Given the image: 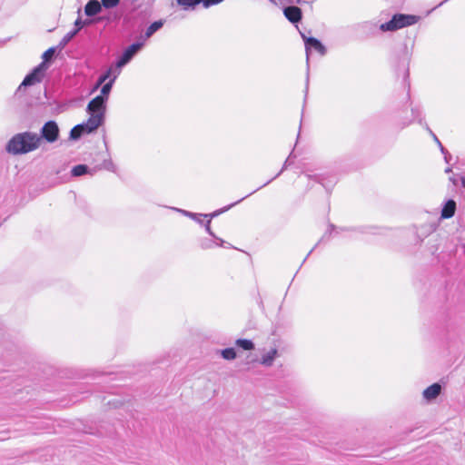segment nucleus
I'll return each instance as SVG.
<instances>
[{
    "mask_svg": "<svg viewBox=\"0 0 465 465\" xmlns=\"http://www.w3.org/2000/svg\"><path fill=\"white\" fill-rule=\"evenodd\" d=\"M98 170H101V167L90 168L85 163H79L72 168L71 175L73 177H80L85 174L94 175Z\"/></svg>",
    "mask_w": 465,
    "mask_h": 465,
    "instance_id": "14",
    "label": "nucleus"
},
{
    "mask_svg": "<svg viewBox=\"0 0 465 465\" xmlns=\"http://www.w3.org/2000/svg\"><path fill=\"white\" fill-rule=\"evenodd\" d=\"M123 67H117V61L115 60L104 72H103L97 78L96 83L92 90V92L98 89L101 84H103L106 80H110L112 77L115 76V80L118 75L121 74Z\"/></svg>",
    "mask_w": 465,
    "mask_h": 465,
    "instance_id": "9",
    "label": "nucleus"
},
{
    "mask_svg": "<svg viewBox=\"0 0 465 465\" xmlns=\"http://www.w3.org/2000/svg\"><path fill=\"white\" fill-rule=\"evenodd\" d=\"M166 20L163 18H161L159 20L153 21L145 29L144 33L142 34L139 38L143 40L144 43L148 39H150L154 34H156L158 31H160L163 25H165Z\"/></svg>",
    "mask_w": 465,
    "mask_h": 465,
    "instance_id": "10",
    "label": "nucleus"
},
{
    "mask_svg": "<svg viewBox=\"0 0 465 465\" xmlns=\"http://www.w3.org/2000/svg\"><path fill=\"white\" fill-rule=\"evenodd\" d=\"M441 392V386L439 383H433L432 385L427 387L423 392L422 396L427 401H431L435 400Z\"/></svg>",
    "mask_w": 465,
    "mask_h": 465,
    "instance_id": "17",
    "label": "nucleus"
},
{
    "mask_svg": "<svg viewBox=\"0 0 465 465\" xmlns=\"http://www.w3.org/2000/svg\"><path fill=\"white\" fill-rule=\"evenodd\" d=\"M81 8H79L77 10V15H78V17L76 18V20L74 21V28L72 29V31H74L76 35L79 34V32L84 28V27H86L88 26V24H89V20H84V19H82V16H81Z\"/></svg>",
    "mask_w": 465,
    "mask_h": 465,
    "instance_id": "21",
    "label": "nucleus"
},
{
    "mask_svg": "<svg viewBox=\"0 0 465 465\" xmlns=\"http://www.w3.org/2000/svg\"><path fill=\"white\" fill-rule=\"evenodd\" d=\"M216 352L219 353L223 359L232 361V347H227L223 350H217Z\"/></svg>",
    "mask_w": 465,
    "mask_h": 465,
    "instance_id": "28",
    "label": "nucleus"
},
{
    "mask_svg": "<svg viewBox=\"0 0 465 465\" xmlns=\"http://www.w3.org/2000/svg\"><path fill=\"white\" fill-rule=\"evenodd\" d=\"M178 212L183 213L184 216L189 217L190 219L195 221L199 224H202L203 223L204 215H206V213H197L182 209H178Z\"/></svg>",
    "mask_w": 465,
    "mask_h": 465,
    "instance_id": "25",
    "label": "nucleus"
},
{
    "mask_svg": "<svg viewBox=\"0 0 465 465\" xmlns=\"http://www.w3.org/2000/svg\"><path fill=\"white\" fill-rule=\"evenodd\" d=\"M84 20H89L88 26H91V25L104 22L105 20V17L101 16V15L91 16V17L87 16V18H85Z\"/></svg>",
    "mask_w": 465,
    "mask_h": 465,
    "instance_id": "31",
    "label": "nucleus"
},
{
    "mask_svg": "<svg viewBox=\"0 0 465 465\" xmlns=\"http://www.w3.org/2000/svg\"><path fill=\"white\" fill-rule=\"evenodd\" d=\"M232 207V203H230V204H228V205H226V206H224V207H223V208H221V209H218V210H216V211H213V213H206V215H204V218H203V223L201 224V225H203V226H204L205 232H207V233H208L212 238H213V239H215V240H218V241H219V245H220L221 247H224V248H228V249L232 248V245L230 242H226V241H224V240H223V239L219 238V237H218V236H217L213 232V230H212V228H211V223H212V220H213V218L218 217L220 214H222V213H223L227 212V211H228V210H230Z\"/></svg>",
    "mask_w": 465,
    "mask_h": 465,
    "instance_id": "3",
    "label": "nucleus"
},
{
    "mask_svg": "<svg viewBox=\"0 0 465 465\" xmlns=\"http://www.w3.org/2000/svg\"><path fill=\"white\" fill-rule=\"evenodd\" d=\"M418 21L417 16L411 15L397 14L386 23L381 25V31H396L408 25H414Z\"/></svg>",
    "mask_w": 465,
    "mask_h": 465,
    "instance_id": "2",
    "label": "nucleus"
},
{
    "mask_svg": "<svg viewBox=\"0 0 465 465\" xmlns=\"http://www.w3.org/2000/svg\"><path fill=\"white\" fill-rule=\"evenodd\" d=\"M86 134L84 132V129L81 127V124H78L76 125H74L71 130H70V133H69V140H72V141H78L82 138L83 135Z\"/></svg>",
    "mask_w": 465,
    "mask_h": 465,
    "instance_id": "24",
    "label": "nucleus"
},
{
    "mask_svg": "<svg viewBox=\"0 0 465 465\" xmlns=\"http://www.w3.org/2000/svg\"><path fill=\"white\" fill-rule=\"evenodd\" d=\"M426 128L430 134V135L433 137L434 142H436L439 147L440 148L441 153L444 154L445 161L448 162L449 153L444 149L441 143L439 141L438 137L434 134V133L428 126Z\"/></svg>",
    "mask_w": 465,
    "mask_h": 465,
    "instance_id": "30",
    "label": "nucleus"
},
{
    "mask_svg": "<svg viewBox=\"0 0 465 465\" xmlns=\"http://www.w3.org/2000/svg\"><path fill=\"white\" fill-rule=\"evenodd\" d=\"M114 83H115V76L112 77L109 81L104 82L103 84H101L102 88H101L100 94H98L96 97L107 102Z\"/></svg>",
    "mask_w": 465,
    "mask_h": 465,
    "instance_id": "19",
    "label": "nucleus"
},
{
    "mask_svg": "<svg viewBox=\"0 0 465 465\" xmlns=\"http://www.w3.org/2000/svg\"><path fill=\"white\" fill-rule=\"evenodd\" d=\"M456 203L453 200H449L441 210V218L449 219L455 214Z\"/></svg>",
    "mask_w": 465,
    "mask_h": 465,
    "instance_id": "20",
    "label": "nucleus"
},
{
    "mask_svg": "<svg viewBox=\"0 0 465 465\" xmlns=\"http://www.w3.org/2000/svg\"><path fill=\"white\" fill-rule=\"evenodd\" d=\"M234 343H235L238 347H240V348H242V349H243V350H245V351L252 350V349H253V347H254L253 342H252V341H250V340H245V339H238V340H236V341H234Z\"/></svg>",
    "mask_w": 465,
    "mask_h": 465,
    "instance_id": "27",
    "label": "nucleus"
},
{
    "mask_svg": "<svg viewBox=\"0 0 465 465\" xmlns=\"http://www.w3.org/2000/svg\"><path fill=\"white\" fill-rule=\"evenodd\" d=\"M37 137L39 138V145H41L42 141H45L48 143H55L60 138L58 124L54 120H48L41 127Z\"/></svg>",
    "mask_w": 465,
    "mask_h": 465,
    "instance_id": "4",
    "label": "nucleus"
},
{
    "mask_svg": "<svg viewBox=\"0 0 465 465\" xmlns=\"http://www.w3.org/2000/svg\"><path fill=\"white\" fill-rule=\"evenodd\" d=\"M106 108L107 102L95 96L88 103L86 106V113L90 116L100 117L99 119L105 123Z\"/></svg>",
    "mask_w": 465,
    "mask_h": 465,
    "instance_id": "8",
    "label": "nucleus"
},
{
    "mask_svg": "<svg viewBox=\"0 0 465 465\" xmlns=\"http://www.w3.org/2000/svg\"><path fill=\"white\" fill-rule=\"evenodd\" d=\"M461 182H462V185L465 187V178L464 177L461 178Z\"/></svg>",
    "mask_w": 465,
    "mask_h": 465,
    "instance_id": "34",
    "label": "nucleus"
},
{
    "mask_svg": "<svg viewBox=\"0 0 465 465\" xmlns=\"http://www.w3.org/2000/svg\"><path fill=\"white\" fill-rule=\"evenodd\" d=\"M145 43L138 37L135 42L125 47L122 54L116 58L117 67H124L128 64L134 57L143 49Z\"/></svg>",
    "mask_w": 465,
    "mask_h": 465,
    "instance_id": "5",
    "label": "nucleus"
},
{
    "mask_svg": "<svg viewBox=\"0 0 465 465\" xmlns=\"http://www.w3.org/2000/svg\"><path fill=\"white\" fill-rule=\"evenodd\" d=\"M121 0H101L100 4L103 8L112 9L116 7L120 4Z\"/></svg>",
    "mask_w": 465,
    "mask_h": 465,
    "instance_id": "29",
    "label": "nucleus"
},
{
    "mask_svg": "<svg viewBox=\"0 0 465 465\" xmlns=\"http://www.w3.org/2000/svg\"><path fill=\"white\" fill-rule=\"evenodd\" d=\"M46 66L45 64H39L35 66L24 78L20 84L18 90L22 88L31 87L43 81L46 74Z\"/></svg>",
    "mask_w": 465,
    "mask_h": 465,
    "instance_id": "7",
    "label": "nucleus"
},
{
    "mask_svg": "<svg viewBox=\"0 0 465 465\" xmlns=\"http://www.w3.org/2000/svg\"><path fill=\"white\" fill-rule=\"evenodd\" d=\"M84 15L88 17L99 15L103 7L98 0H89L84 5Z\"/></svg>",
    "mask_w": 465,
    "mask_h": 465,
    "instance_id": "16",
    "label": "nucleus"
},
{
    "mask_svg": "<svg viewBox=\"0 0 465 465\" xmlns=\"http://www.w3.org/2000/svg\"><path fill=\"white\" fill-rule=\"evenodd\" d=\"M155 0H143V3L148 6H153Z\"/></svg>",
    "mask_w": 465,
    "mask_h": 465,
    "instance_id": "32",
    "label": "nucleus"
},
{
    "mask_svg": "<svg viewBox=\"0 0 465 465\" xmlns=\"http://www.w3.org/2000/svg\"><path fill=\"white\" fill-rule=\"evenodd\" d=\"M103 141H104V147H105L106 153L108 154V158L104 159V162L102 163V164L96 165L95 167H101V169H105V170H107L109 172L116 173L117 167L113 163V161L111 159V154H110V152H109V146H108V143H107V140H106L105 133H104V134H103Z\"/></svg>",
    "mask_w": 465,
    "mask_h": 465,
    "instance_id": "15",
    "label": "nucleus"
},
{
    "mask_svg": "<svg viewBox=\"0 0 465 465\" xmlns=\"http://www.w3.org/2000/svg\"><path fill=\"white\" fill-rule=\"evenodd\" d=\"M199 246L203 250H208V249L213 248L214 246H220V245H219L218 240H215L212 237L211 238L203 237V238L199 239Z\"/></svg>",
    "mask_w": 465,
    "mask_h": 465,
    "instance_id": "23",
    "label": "nucleus"
},
{
    "mask_svg": "<svg viewBox=\"0 0 465 465\" xmlns=\"http://www.w3.org/2000/svg\"><path fill=\"white\" fill-rule=\"evenodd\" d=\"M221 2H223V0H172L170 6L172 8L177 7L183 11H193L200 4H202L204 8H209Z\"/></svg>",
    "mask_w": 465,
    "mask_h": 465,
    "instance_id": "6",
    "label": "nucleus"
},
{
    "mask_svg": "<svg viewBox=\"0 0 465 465\" xmlns=\"http://www.w3.org/2000/svg\"><path fill=\"white\" fill-rule=\"evenodd\" d=\"M99 118L98 116L94 117L89 115V118L85 122L80 124L86 134L94 133L100 126L104 124V122L101 121Z\"/></svg>",
    "mask_w": 465,
    "mask_h": 465,
    "instance_id": "13",
    "label": "nucleus"
},
{
    "mask_svg": "<svg viewBox=\"0 0 465 465\" xmlns=\"http://www.w3.org/2000/svg\"><path fill=\"white\" fill-rule=\"evenodd\" d=\"M445 172H446V173H450V172H451V170H450V168H447V169L445 170Z\"/></svg>",
    "mask_w": 465,
    "mask_h": 465,
    "instance_id": "35",
    "label": "nucleus"
},
{
    "mask_svg": "<svg viewBox=\"0 0 465 465\" xmlns=\"http://www.w3.org/2000/svg\"><path fill=\"white\" fill-rule=\"evenodd\" d=\"M278 355L277 349H272L269 352L264 354L261 359V364L270 367L272 365L274 359Z\"/></svg>",
    "mask_w": 465,
    "mask_h": 465,
    "instance_id": "22",
    "label": "nucleus"
},
{
    "mask_svg": "<svg viewBox=\"0 0 465 465\" xmlns=\"http://www.w3.org/2000/svg\"><path fill=\"white\" fill-rule=\"evenodd\" d=\"M77 35L74 31H69L64 37L60 40L57 45L58 51H62L69 43Z\"/></svg>",
    "mask_w": 465,
    "mask_h": 465,
    "instance_id": "26",
    "label": "nucleus"
},
{
    "mask_svg": "<svg viewBox=\"0 0 465 465\" xmlns=\"http://www.w3.org/2000/svg\"><path fill=\"white\" fill-rule=\"evenodd\" d=\"M292 3L301 4L302 0H292Z\"/></svg>",
    "mask_w": 465,
    "mask_h": 465,
    "instance_id": "33",
    "label": "nucleus"
},
{
    "mask_svg": "<svg viewBox=\"0 0 465 465\" xmlns=\"http://www.w3.org/2000/svg\"><path fill=\"white\" fill-rule=\"evenodd\" d=\"M283 15L289 22L294 25L299 23L302 18V9L294 5L284 7Z\"/></svg>",
    "mask_w": 465,
    "mask_h": 465,
    "instance_id": "12",
    "label": "nucleus"
},
{
    "mask_svg": "<svg viewBox=\"0 0 465 465\" xmlns=\"http://www.w3.org/2000/svg\"><path fill=\"white\" fill-rule=\"evenodd\" d=\"M302 39L305 42V47H306V53L307 55L309 54L310 49L313 48L315 51H317L322 55L326 54V48L325 46L316 38L314 37H307L304 34L300 32Z\"/></svg>",
    "mask_w": 465,
    "mask_h": 465,
    "instance_id": "11",
    "label": "nucleus"
},
{
    "mask_svg": "<svg viewBox=\"0 0 465 465\" xmlns=\"http://www.w3.org/2000/svg\"><path fill=\"white\" fill-rule=\"evenodd\" d=\"M57 51H58V47L56 45V46H52V47L48 48L47 50H45L43 53V54L41 56L43 61L40 64H45L47 70H48L49 66L51 65V64L53 63V61L54 60Z\"/></svg>",
    "mask_w": 465,
    "mask_h": 465,
    "instance_id": "18",
    "label": "nucleus"
},
{
    "mask_svg": "<svg viewBox=\"0 0 465 465\" xmlns=\"http://www.w3.org/2000/svg\"><path fill=\"white\" fill-rule=\"evenodd\" d=\"M40 147L37 134L25 131L14 134L5 144V152L11 155H24Z\"/></svg>",
    "mask_w": 465,
    "mask_h": 465,
    "instance_id": "1",
    "label": "nucleus"
}]
</instances>
